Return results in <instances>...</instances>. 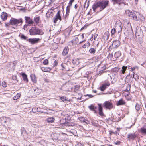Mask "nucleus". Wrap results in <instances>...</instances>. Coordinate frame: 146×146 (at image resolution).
I'll use <instances>...</instances> for the list:
<instances>
[{
	"label": "nucleus",
	"mask_w": 146,
	"mask_h": 146,
	"mask_svg": "<svg viewBox=\"0 0 146 146\" xmlns=\"http://www.w3.org/2000/svg\"><path fill=\"white\" fill-rule=\"evenodd\" d=\"M29 32L30 35H42L44 34V31L42 29L36 27H32L29 30Z\"/></svg>",
	"instance_id": "obj_1"
},
{
	"label": "nucleus",
	"mask_w": 146,
	"mask_h": 146,
	"mask_svg": "<svg viewBox=\"0 0 146 146\" xmlns=\"http://www.w3.org/2000/svg\"><path fill=\"white\" fill-rule=\"evenodd\" d=\"M23 22L22 19L20 18L17 19L13 18H12L10 21V23L12 25H15L16 26L20 24V25H21Z\"/></svg>",
	"instance_id": "obj_2"
},
{
	"label": "nucleus",
	"mask_w": 146,
	"mask_h": 146,
	"mask_svg": "<svg viewBox=\"0 0 146 146\" xmlns=\"http://www.w3.org/2000/svg\"><path fill=\"white\" fill-rule=\"evenodd\" d=\"M115 28L118 33L121 32L123 28L122 23L120 21H117L115 23Z\"/></svg>",
	"instance_id": "obj_3"
},
{
	"label": "nucleus",
	"mask_w": 146,
	"mask_h": 146,
	"mask_svg": "<svg viewBox=\"0 0 146 146\" xmlns=\"http://www.w3.org/2000/svg\"><path fill=\"white\" fill-rule=\"evenodd\" d=\"M15 65L14 63L13 62L8 63L5 67L6 70L7 71L13 70L15 69Z\"/></svg>",
	"instance_id": "obj_4"
},
{
	"label": "nucleus",
	"mask_w": 146,
	"mask_h": 146,
	"mask_svg": "<svg viewBox=\"0 0 146 146\" xmlns=\"http://www.w3.org/2000/svg\"><path fill=\"white\" fill-rule=\"evenodd\" d=\"M103 106L105 107L106 108L109 110L111 109L113 107L112 103L109 101H105L103 104Z\"/></svg>",
	"instance_id": "obj_5"
},
{
	"label": "nucleus",
	"mask_w": 146,
	"mask_h": 146,
	"mask_svg": "<svg viewBox=\"0 0 146 146\" xmlns=\"http://www.w3.org/2000/svg\"><path fill=\"white\" fill-rule=\"evenodd\" d=\"M99 2V7L102 10L105 8L108 5L109 1H100Z\"/></svg>",
	"instance_id": "obj_6"
},
{
	"label": "nucleus",
	"mask_w": 146,
	"mask_h": 146,
	"mask_svg": "<svg viewBox=\"0 0 146 146\" xmlns=\"http://www.w3.org/2000/svg\"><path fill=\"white\" fill-rule=\"evenodd\" d=\"M60 11H58L56 15L53 18L54 22L55 23H56L58 20H59L60 21L61 20V17L60 15Z\"/></svg>",
	"instance_id": "obj_7"
},
{
	"label": "nucleus",
	"mask_w": 146,
	"mask_h": 146,
	"mask_svg": "<svg viewBox=\"0 0 146 146\" xmlns=\"http://www.w3.org/2000/svg\"><path fill=\"white\" fill-rule=\"evenodd\" d=\"M39 40L40 39L39 38H34L27 39V41H28L32 44H34L38 43Z\"/></svg>",
	"instance_id": "obj_8"
},
{
	"label": "nucleus",
	"mask_w": 146,
	"mask_h": 146,
	"mask_svg": "<svg viewBox=\"0 0 146 146\" xmlns=\"http://www.w3.org/2000/svg\"><path fill=\"white\" fill-rule=\"evenodd\" d=\"M110 84L109 82H106L100 87V89L101 91L104 90L107 87L110 86Z\"/></svg>",
	"instance_id": "obj_9"
},
{
	"label": "nucleus",
	"mask_w": 146,
	"mask_h": 146,
	"mask_svg": "<svg viewBox=\"0 0 146 146\" xmlns=\"http://www.w3.org/2000/svg\"><path fill=\"white\" fill-rule=\"evenodd\" d=\"M25 22L26 23L29 24H33V21L30 17L25 16Z\"/></svg>",
	"instance_id": "obj_10"
},
{
	"label": "nucleus",
	"mask_w": 146,
	"mask_h": 146,
	"mask_svg": "<svg viewBox=\"0 0 146 146\" xmlns=\"http://www.w3.org/2000/svg\"><path fill=\"white\" fill-rule=\"evenodd\" d=\"M40 17L39 16H36L34 18L33 22H34L36 25H39V24L41 22Z\"/></svg>",
	"instance_id": "obj_11"
},
{
	"label": "nucleus",
	"mask_w": 146,
	"mask_h": 146,
	"mask_svg": "<svg viewBox=\"0 0 146 146\" xmlns=\"http://www.w3.org/2000/svg\"><path fill=\"white\" fill-rule=\"evenodd\" d=\"M120 44V42L117 40H115L112 43L113 46L114 48H117Z\"/></svg>",
	"instance_id": "obj_12"
},
{
	"label": "nucleus",
	"mask_w": 146,
	"mask_h": 146,
	"mask_svg": "<svg viewBox=\"0 0 146 146\" xmlns=\"http://www.w3.org/2000/svg\"><path fill=\"white\" fill-rule=\"evenodd\" d=\"M127 137V138H129V140H133L137 137V135L135 133H130L128 135Z\"/></svg>",
	"instance_id": "obj_13"
},
{
	"label": "nucleus",
	"mask_w": 146,
	"mask_h": 146,
	"mask_svg": "<svg viewBox=\"0 0 146 146\" xmlns=\"http://www.w3.org/2000/svg\"><path fill=\"white\" fill-rule=\"evenodd\" d=\"M70 11L69 7V6H67L66 8V14L63 18V19H64L65 21H66L67 19L68 18V17L69 15Z\"/></svg>",
	"instance_id": "obj_14"
},
{
	"label": "nucleus",
	"mask_w": 146,
	"mask_h": 146,
	"mask_svg": "<svg viewBox=\"0 0 146 146\" xmlns=\"http://www.w3.org/2000/svg\"><path fill=\"white\" fill-rule=\"evenodd\" d=\"M110 36V34L108 31H106L104 33L103 38L106 41L108 39L109 36Z\"/></svg>",
	"instance_id": "obj_15"
},
{
	"label": "nucleus",
	"mask_w": 146,
	"mask_h": 146,
	"mask_svg": "<svg viewBox=\"0 0 146 146\" xmlns=\"http://www.w3.org/2000/svg\"><path fill=\"white\" fill-rule=\"evenodd\" d=\"M69 49L68 46L65 47L63 49V51L62 53V54L63 56H65L68 53Z\"/></svg>",
	"instance_id": "obj_16"
},
{
	"label": "nucleus",
	"mask_w": 146,
	"mask_h": 146,
	"mask_svg": "<svg viewBox=\"0 0 146 146\" xmlns=\"http://www.w3.org/2000/svg\"><path fill=\"white\" fill-rule=\"evenodd\" d=\"M142 105L141 103H137L135 106V109L137 111L140 110L142 109Z\"/></svg>",
	"instance_id": "obj_17"
},
{
	"label": "nucleus",
	"mask_w": 146,
	"mask_h": 146,
	"mask_svg": "<svg viewBox=\"0 0 146 146\" xmlns=\"http://www.w3.org/2000/svg\"><path fill=\"white\" fill-rule=\"evenodd\" d=\"M98 110L99 111V114L101 116L103 115H104L102 110L103 109L101 104H98Z\"/></svg>",
	"instance_id": "obj_18"
},
{
	"label": "nucleus",
	"mask_w": 146,
	"mask_h": 146,
	"mask_svg": "<svg viewBox=\"0 0 146 146\" xmlns=\"http://www.w3.org/2000/svg\"><path fill=\"white\" fill-rule=\"evenodd\" d=\"M127 68V67L126 66H123L122 67V69L119 71L120 74V75H122L124 74L125 73V71L126 70Z\"/></svg>",
	"instance_id": "obj_19"
},
{
	"label": "nucleus",
	"mask_w": 146,
	"mask_h": 146,
	"mask_svg": "<svg viewBox=\"0 0 146 146\" xmlns=\"http://www.w3.org/2000/svg\"><path fill=\"white\" fill-rule=\"evenodd\" d=\"M31 79L32 82L35 83L36 82V78L34 74H31L30 75Z\"/></svg>",
	"instance_id": "obj_20"
},
{
	"label": "nucleus",
	"mask_w": 146,
	"mask_h": 146,
	"mask_svg": "<svg viewBox=\"0 0 146 146\" xmlns=\"http://www.w3.org/2000/svg\"><path fill=\"white\" fill-rule=\"evenodd\" d=\"M140 131L143 135L146 134V127H142L141 128Z\"/></svg>",
	"instance_id": "obj_21"
},
{
	"label": "nucleus",
	"mask_w": 146,
	"mask_h": 146,
	"mask_svg": "<svg viewBox=\"0 0 146 146\" xmlns=\"http://www.w3.org/2000/svg\"><path fill=\"white\" fill-rule=\"evenodd\" d=\"M1 17L3 21H5L7 18V15L6 13H3L1 15Z\"/></svg>",
	"instance_id": "obj_22"
},
{
	"label": "nucleus",
	"mask_w": 146,
	"mask_h": 146,
	"mask_svg": "<svg viewBox=\"0 0 146 146\" xmlns=\"http://www.w3.org/2000/svg\"><path fill=\"white\" fill-rule=\"evenodd\" d=\"M22 76L23 77V80L27 82L28 80L27 75L25 73H22Z\"/></svg>",
	"instance_id": "obj_23"
},
{
	"label": "nucleus",
	"mask_w": 146,
	"mask_h": 146,
	"mask_svg": "<svg viewBox=\"0 0 146 146\" xmlns=\"http://www.w3.org/2000/svg\"><path fill=\"white\" fill-rule=\"evenodd\" d=\"M99 2H98L95 4H94L92 6V8L94 11H95L96 9H97L98 7H99Z\"/></svg>",
	"instance_id": "obj_24"
},
{
	"label": "nucleus",
	"mask_w": 146,
	"mask_h": 146,
	"mask_svg": "<svg viewBox=\"0 0 146 146\" xmlns=\"http://www.w3.org/2000/svg\"><path fill=\"white\" fill-rule=\"evenodd\" d=\"M125 103V102L122 99H121L118 101L116 105L117 106L121 105L124 104Z\"/></svg>",
	"instance_id": "obj_25"
},
{
	"label": "nucleus",
	"mask_w": 146,
	"mask_h": 146,
	"mask_svg": "<svg viewBox=\"0 0 146 146\" xmlns=\"http://www.w3.org/2000/svg\"><path fill=\"white\" fill-rule=\"evenodd\" d=\"M55 120V119L53 117H50L46 119L47 121L49 123H53Z\"/></svg>",
	"instance_id": "obj_26"
},
{
	"label": "nucleus",
	"mask_w": 146,
	"mask_h": 146,
	"mask_svg": "<svg viewBox=\"0 0 146 146\" xmlns=\"http://www.w3.org/2000/svg\"><path fill=\"white\" fill-rule=\"evenodd\" d=\"M98 68H101V71H103L105 70L106 67L104 65L100 64L98 66Z\"/></svg>",
	"instance_id": "obj_27"
},
{
	"label": "nucleus",
	"mask_w": 146,
	"mask_h": 146,
	"mask_svg": "<svg viewBox=\"0 0 146 146\" xmlns=\"http://www.w3.org/2000/svg\"><path fill=\"white\" fill-rule=\"evenodd\" d=\"M121 53L120 52L117 51L114 54V57L115 58H118L121 55Z\"/></svg>",
	"instance_id": "obj_28"
},
{
	"label": "nucleus",
	"mask_w": 146,
	"mask_h": 146,
	"mask_svg": "<svg viewBox=\"0 0 146 146\" xmlns=\"http://www.w3.org/2000/svg\"><path fill=\"white\" fill-rule=\"evenodd\" d=\"M125 13L127 15L130 17L131 16V14L133 13L131 11L129 10H126L125 11Z\"/></svg>",
	"instance_id": "obj_29"
},
{
	"label": "nucleus",
	"mask_w": 146,
	"mask_h": 146,
	"mask_svg": "<svg viewBox=\"0 0 146 146\" xmlns=\"http://www.w3.org/2000/svg\"><path fill=\"white\" fill-rule=\"evenodd\" d=\"M93 125L97 127L99 126L98 122L97 121H93L92 122Z\"/></svg>",
	"instance_id": "obj_30"
},
{
	"label": "nucleus",
	"mask_w": 146,
	"mask_h": 146,
	"mask_svg": "<svg viewBox=\"0 0 146 146\" xmlns=\"http://www.w3.org/2000/svg\"><path fill=\"white\" fill-rule=\"evenodd\" d=\"M20 96L21 94H20L17 93L15 96L13 97V99L14 100H16L20 97Z\"/></svg>",
	"instance_id": "obj_31"
},
{
	"label": "nucleus",
	"mask_w": 146,
	"mask_h": 146,
	"mask_svg": "<svg viewBox=\"0 0 146 146\" xmlns=\"http://www.w3.org/2000/svg\"><path fill=\"white\" fill-rule=\"evenodd\" d=\"M41 70L44 72H47L48 71V69H49V70L50 71L51 70V69L50 68H42V67Z\"/></svg>",
	"instance_id": "obj_32"
},
{
	"label": "nucleus",
	"mask_w": 146,
	"mask_h": 146,
	"mask_svg": "<svg viewBox=\"0 0 146 146\" xmlns=\"http://www.w3.org/2000/svg\"><path fill=\"white\" fill-rule=\"evenodd\" d=\"M131 17H132L133 19L136 21H137V16L135 15V14L134 12H133L132 14H131Z\"/></svg>",
	"instance_id": "obj_33"
},
{
	"label": "nucleus",
	"mask_w": 146,
	"mask_h": 146,
	"mask_svg": "<svg viewBox=\"0 0 146 146\" xmlns=\"http://www.w3.org/2000/svg\"><path fill=\"white\" fill-rule=\"evenodd\" d=\"M74 42L76 44H79V39L78 37H75L73 40Z\"/></svg>",
	"instance_id": "obj_34"
},
{
	"label": "nucleus",
	"mask_w": 146,
	"mask_h": 146,
	"mask_svg": "<svg viewBox=\"0 0 146 146\" xmlns=\"http://www.w3.org/2000/svg\"><path fill=\"white\" fill-rule=\"evenodd\" d=\"M126 86V89H125V90L126 91H129L130 89L131 86L130 85L127 84L125 85Z\"/></svg>",
	"instance_id": "obj_35"
},
{
	"label": "nucleus",
	"mask_w": 146,
	"mask_h": 146,
	"mask_svg": "<svg viewBox=\"0 0 146 146\" xmlns=\"http://www.w3.org/2000/svg\"><path fill=\"white\" fill-rule=\"evenodd\" d=\"M21 134L23 135L24 134L26 133V131L25 130L24 128L23 127H22L21 128Z\"/></svg>",
	"instance_id": "obj_36"
},
{
	"label": "nucleus",
	"mask_w": 146,
	"mask_h": 146,
	"mask_svg": "<svg viewBox=\"0 0 146 146\" xmlns=\"http://www.w3.org/2000/svg\"><path fill=\"white\" fill-rule=\"evenodd\" d=\"M61 100L63 102L67 101L68 98L66 97L63 96L60 97Z\"/></svg>",
	"instance_id": "obj_37"
},
{
	"label": "nucleus",
	"mask_w": 146,
	"mask_h": 146,
	"mask_svg": "<svg viewBox=\"0 0 146 146\" xmlns=\"http://www.w3.org/2000/svg\"><path fill=\"white\" fill-rule=\"evenodd\" d=\"M121 0H112V2L114 4H120V2Z\"/></svg>",
	"instance_id": "obj_38"
},
{
	"label": "nucleus",
	"mask_w": 146,
	"mask_h": 146,
	"mask_svg": "<svg viewBox=\"0 0 146 146\" xmlns=\"http://www.w3.org/2000/svg\"><path fill=\"white\" fill-rule=\"evenodd\" d=\"M89 51L90 53L94 54L96 50L94 48H91L89 50Z\"/></svg>",
	"instance_id": "obj_39"
},
{
	"label": "nucleus",
	"mask_w": 146,
	"mask_h": 146,
	"mask_svg": "<svg viewBox=\"0 0 146 146\" xmlns=\"http://www.w3.org/2000/svg\"><path fill=\"white\" fill-rule=\"evenodd\" d=\"M43 110H44V109L39 107L38 108H37V112L43 113L44 111H43Z\"/></svg>",
	"instance_id": "obj_40"
},
{
	"label": "nucleus",
	"mask_w": 146,
	"mask_h": 146,
	"mask_svg": "<svg viewBox=\"0 0 146 146\" xmlns=\"http://www.w3.org/2000/svg\"><path fill=\"white\" fill-rule=\"evenodd\" d=\"M90 46V43L89 42H88L84 44L83 46L82 47L84 48H86V47H88V46Z\"/></svg>",
	"instance_id": "obj_41"
},
{
	"label": "nucleus",
	"mask_w": 146,
	"mask_h": 146,
	"mask_svg": "<svg viewBox=\"0 0 146 146\" xmlns=\"http://www.w3.org/2000/svg\"><path fill=\"white\" fill-rule=\"evenodd\" d=\"M36 92H35V93L37 95H38L40 94L41 92V90L39 89L38 88L36 89Z\"/></svg>",
	"instance_id": "obj_42"
},
{
	"label": "nucleus",
	"mask_w": 146,
	"mask_h": 146,
	"mask_svg": "<svg viewBox=\"0 0 146 146\" xmlns=\"http://www.w3.org/2000/svg\"><path fill=\"white\" fill-rule=\"evenodd\" d=\"M89 108L91 110L93 111L94 110L95 107L93 105H91L90 106H89Z\"/></svg>",
	"instance_id": "obj_43"
},
{
	"label": "nucleus",
	"mask_w": 146,
	"mask_h": 146,
	"mask_svg": "<svg viewBox=\"0 0 146 146\" xmlns=\"http://www.w3.org/2000/svg\"><path fill=\"white\" fill-rule=\"evenodd\" d=\"M48 63V60L45 59V60L43 62V63L44 65H47Z\"/></svg>",
	"instance_id": "obj_44"
},
{
	"label": "nucleus",
	"mask_w": 146,
	"mask_h": 146,
	"mask_svg": "<svg viewBox=\"0 0 146 146\" xmlns=\"http://www.w3.org/2000/svg\"><path fill=\"white\" fill-rule=\"evenodd\" d=\"M116 29L115 28H113L111 31V34L112 35H113L115 34L116 32Z\"/></svg>",
	"instance_id": "obj_45"
},
{
	"label": "nucleus",
	"mask_w": 146,
	"mask_h": 146,
	"mask_svg": "<svg viewBox=\"0 0 146 146\" xmlns=\"http://www.w3.org/2000/svg\"><path fill=\"white\" fill-rule=\"evenodd\" d=\"M2 86L4 87H6L7 86V84L5 82H2Z\"/></svg>",
	"instance_id": "obj_46"
},
{
	"label": "nucleus",
	"mask_w": 146,
	"mask_h": 146,
	"mask_svg": "<svg viewBox=\"0 0 146 146\" xmlns=\"http://www.w3.org/2000/svg\"><path fill=\"white\" fill-rule=\"evenodd\" d=\"M21 38L24 40H26L27 38V37L23 34L21 35Z\"/></svg>",
	"instance_id": "obj_47"
},
{
	"label": "nucleus",
	"mask_w": 146,
	"mask_h": 146,
	"mask_svg": "<svg viewBox=\"0 0 146 146\" xmlns=\"http://www.w3.org/2000/svg\"><path fill=\"white\" fill-rule=\"evenodd\" d=\"M37 108H38L36 107H33L32 108V110L34 112H37Z\"/></svg>",
	"instance_id": "obj_48"
},
{
	"label": "nucleus",
	"mask_w": 146,
	"mask_h": 146,
	"mask_svg": "<svg viewBox=\"0 0 146 146\" xmlns=\"http://www.w3.org/2000/svg\"><path fill=\"white\" fill-rule=\"evenodd\" d=\"M113 71L115 72H117L119 70V68H114L113 69Z\"/></svg>",
	"instance_id": "obj_49"
},
{
	"label": "nucleus",
	"mask_w": 146,
	"mask_h": 146,
	"mask_svg": "<svg viewBox=\"0 0 146 146\" xmlns=\"http://www.w3.org/2000/svg\"><path fill=\"white\" fill-rule=\"evenodd\" d=\"M74 0H71L69 3V6H68L69 7H70V6H71L72 5V3L74 2Z\"/></svg>",
	"instance_id": "obj_50"
},
{
	"label": "nucleus",
	"mask_w": 146,
	"mask_h": 146,
	"mask_svg": "<svg viewBox=\"0 0 146 146\" xmlns=\"http://www.w3.org/2000/svg\"><path fill=\"white\" fill-rule=\"evenodd\" d=\"M58 64V63L57 61L56 60H55L53 63V65L54 66H56Z\"/></svg>",
	"instance_id": "obj_51"
},
{
	"label": "nucleus",
	"mask_w": 146,
	"mask_h": 146,
	"mask_svg": "<svg viewBox=\"0 0 146 146\" xmlns=\"http://www.w3.org/2000/svg\"><path fill=\"white\" fill-rule=\"evenodd\" d=\"M65 65H66V64H61V66L62 68V70H63L64 69H65Z\"/></svg>",
	"instance_id": "obj_52"
},
{
	"label": "nucleus",
	"mask_w": 146,
	"mask_h": 146,
	"mask_svg": "<svg viewBox=\"0 0 146 146\" xmlns=\"http://www.w3.org/2000/svg\"><path fill=\"white\" fill-rule=\"evenodd\" d=\"M76 61H77V60L76 59H72V62L74 64H76Z\"/></svg>",
	"instance_id": "obj_53"
},
{
	"label": "nucleus",
	"mask_w": 146,
	"mask_h": 146,
	"mask_svg": "<svg viewBox=\"0 0 146 146\" xmlns=\"http://www.w3.org/2000/svg\"><path fill=\"white\" fill-rule=\"evenodd\" d=\"M133 69V71L135 69H137V70L138 69V68L137 66H135L133 68H132Z\"/></svg>",
	"instance_id": "obj_54"
},
{
	"label": "nucleus",
	"mask_w": 146,
	"mask_h": 146,
	"mask_svg": "<svg viewBox=\"0 0 146 146\" xmlns=\"http://www.w3.org/2000/svg\"><path fill=\"white\" fill-rule=\"evenodd\" d=\"M128 68L130 71H133L132 68V67L130 66H128Z\"/></svg>",
	"instance_id": "obj_55"
},
{
	"label": "nucleus",
	"mask_w": 146,
	"mask_h": 146,
	"mask_svg": "<svg viewBox=\"0 0 146 146\" xmlns=\"http://www.w3.org/2000/svg\"><path fill=\"white\" fill-rule=\"evenodd\" d=\"M12 79L13 80H16L17 79V77L15 76H13L12 77Z\"/></svg>",
	"instance_id": "obj_56"
},
{
	"label": "nucleus",
	"mask_w": 146,
	"mask_h": 146,
	"mask_svg": "<svg viewBox=\"0 0 146 146\" xmlns=\"http://www.w3.org/2000/svg\"><path fill=\"white\" fill-rule=\"evenodd\" d=\"M28 26V25L25 24L24 25L23 29L25 30V29L27 28V27Z\"/></svg>",
	"instance_id": "obj_57"
},
{
	"label": "nucleus",
	"mask_w": 146,
	"mask_h": 146,
	"mask_svg": "<svg viewBox=\"0 0 146 146\" xmlns=\"http://www.w3.org/2000/svg\"><path fill=\"white\" fill-rule=\"evenodd\" d=\"M97 36H98L97 34H95L94 35V40H95L97 38Z\"/></svg>",
	"instance_id": "obj_58"
},
{
	"label": "nucleus",
	"mask_w": 146,
	"mask_h": 146,
	"mask_svg": "<svg viewBox=\"0 0 146 146\" xmlns=\"http://www.w3.org/2000/svg\"><path fill=\"white\" fill-rule=\"evenodd\" d=\"M135 78H134V79H139V77L138 76V75H137V74H136V76H135Z\"/></svg>",
	"instance_id": "obj_59"
},
{
	"label": "nucleus",
	"mask_w": 146,
	"mask_h": 146,
	"mask_svg": "<svg viewBox=\"0 0 146 146\" xmlns=\"http://www.w3.org/2000/svg\"><path fill=\"white\" fill-rule=\"evenodd\" d=\"M86 95L88 96L89 97V98H91L93 97V96L91 94H87Z\"/></svg>",
	"instance_id": "obj_60"
},
{
	"label": "nucleus",
	"mask_w": 146,
	"mask_h": 146,
	"mask_svg": "<svg viewBox=\"0 0 146 146\" xmlns=\"http://www.w3.org/2000/svg\"><path fill=\"white\" fill-rule=\"evenodd\" d=\"M37 88H36V87H34L33 88V90L35 92H36V89H37Z\"/></svg>",
	"instance_id": "obj_61"
},
{
	"label": "nucleus",
	"mask_w": 146,
	"mask_h": 146,
	"mask_svg": "<svg viewBox=\"0 0 146 146\" xmlns=\"http://www.w3.org/2000/svg\"><path fill=\"white\" fill-rule=\"evenodd\" d=\"M115 143L116 145H119L120 143V142L119 141H117L116 142H115Z\"/></svg>",
	"instance_id": "obj_62"
},
{
	"label": "nucleus",
	"mask_w": 146,
	"mask_h": 146,
	"mask_svg": "<svg viewBox=\"0 0 146 146\" xmlns=\"http://www.w3.org/2000/svg\"><path fill=\"white\" fill-rule=\"evenodd\" d=\"M135 73H134V72H133V77L134 78H135Z\"/></svg>",
	"instance_id": "obj_63"
},
{
	"label": "nucleus",
	"mask_w": 146,
	"mask_h": 146,
	"mask_svg": "<svg viewBox=\"0 0 146 146\" xmlns=\"http://www.w3.org/2000/svg\"><path fill=\"white\" fill-rule=\"evenodd\" d=\"M58 135H59V134L58 133H55L54 134V135L55 136H58Z\"/></svg>",
	"instance_id": "obj_64"
}]
</instances>
